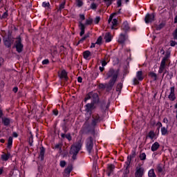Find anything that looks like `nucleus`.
<instances>
[{"instance_id":"nucleus-1","label":"nucleus","mask_w":177,"mask_h":177,"mask_svg":"<svg viewBox=\"0 0 177 177\" xmlns=\"http://www.w3.org/2000/svg\"><path fill=\"white\" fill-rule=\"evenodd\" d=\"M107 77L111 78L109 84H106V88L109 90L111 89L114 84H115V81H117V78L118 77V71H115L114 69H110L109 72L106 73Z\"/></svg>"},{"instance_id":"nucleus-2","label":"nucleus","mask_w":177,"mask_h":177,"mask_svg":"<svg viewBox=\"0 0 177 177\" xmlns=\"http://www.w3.org/2000/svg\"><path fill=\"white\" fill-rule=\"evenodd\" d=\"M81 147H82V140H78L75 143H74L71 148L70 154H72L73 160H77V154L80 153V150H81Z\"/></svg>"},{"instance_id":"nucleus-3","label":"nucleus","mask_w":177,"mask_h":177,"mask_svg":"<svg viewBox=\"0 0 177 177\" xmlns=\"http://www.w3.org/2000/svg\"><path fill=\"white\" fill-rule=\"evenodd\" d=\"M86 147L89 153H92V149H93V138L92 137L86 139Z\"/></svg>"},{"instance_id":"nucleus-4","label":"nucleus","mask_w":177,"mask_h":177,"mask_svg":"<svg viewBox=\"0 0 177 177\" xmlns=\"http://www.w3.org/2000/svg\"><path fill=\"white\" fill-rule=\"evenodd\" d=\"M15 47L17 49L18 53H21L23 52V44H21V39L18 38L15 44Z\"/></svg>"},{"instance_id":"nucleus-5","label":"nucleus","mask_w":177,"mask_h":177,"mask_svg":"<svg viewBox=\"0 0 177 177\" xmlns=\"http://www.w3.org/2000/svg\"><path fill=\"white\" fill-rule=\"evenodd\" d=\"M143 73L142 71H138L136 73V78L133 79V84L135 85H138L139 84V81H143Z\"/></svg>"},{"instance_id":"nucleus-6","label":"nucleus","mask_w":177,"mask_h":177,"mask_svg":"<svg viewBox=\"0 0 177 177\" xmlns=\"http://www.w3.org/2000/svg\"><path fill=\"white\" fill-rule=\"evenodd\" d=\"M93 106H95L94 102L91 104H87L85 106V111L86 112V115H88V117H91V114H92V110H93Z\"/></svg>"},{"instance_id":"nucleus-7","label":"nucleus","mask_w":177,"mask_h":177,"mask_svg":"<svg viewBox=\"0 0 177 177\" xmlns=\"http://www.w3.org/2000/svg\"><path fill=\"white\" fill-rule=\"evenodd\" d=\"M145 174V169L140 166L137 167L136 169L135 177H142Z\"/></svg>"},{"instance_id":"nucleus-8","label":"nucleus","mask_w":177,"mask_h":177,"mask_svg":"<svg viewBox=\"0 0 177 177\" xmlns=\"http://www.w3.org/2000/svg\"><path fill=\"white\" fill-rule=\"evenodd\" d=\"M113 16H114V14L111 15V16L109 17V19L108 20L109 23H111V29L114 30L115 27V26H117V23H118V21L117 20V19H113Z\"/></svg>"},{"instance_id":"nucleus-9","label":"nucleus","mask_w":177,"mask_h":177,"mask_svg":"<svg viewBox=\"0 0 177 177\" xmlns=\"http://www.w3.org/2000/svg\"><path fill=\"white\" fill-rule=\"evenodd\" d=\"M145 20L147 24H149V23L154 21V14H147Z\"/></svg>"},{"instance_id":"nucleus-10","label":"nucleus","mask_w":177,"mask_h":177,"mask_svg":"<svg viewBox=\"0 0 177 177\" xmlns=\"http://www.w3.org/2000/svg\"><path fill=\"white\" fill-rule=\"evenodd\" d=\"M166 62H167V57H164L160 62V66L159 71H158V73L160 74H161L164 71V70H165Z\"/></svg>"},{"instance_id":"nucleus-11","label":"nucleus","mask_w":177,"mask_h":177,"mask_svg":"<svg viewBox=\"0 0 177 177\" xmlns=\"http://www.w3.org/2000/svg\"><path fill=\"white\" fill-rule=\"evenodd\" d=\"M115 168V166L114 165H108L107 170H106V174L108 176H110L113 172H114V169Z\"/></svg>"},{"instance_id":"nucleus-12","label":"nucleus","mask_w":177,"mask_h":177,"mask_svg":"<svg viewBox=\"0 0 177 177\" xmlns=\"http://www.w3.org/2000/svg\"><path fill=\"white\" fill-rule=\"evenodd\" d=\"M169 99L174 100L175 99V87L170 88V94L169 95Z\"/></svg>"},{"instance_id":"nucleus-13","label":"nucleus","mask_w":177,"mask_h":177,"mask_svg":"<svg viewBox=\"0 0 177 177\" xmlns=\"http://www.w3.org/2000/svg\"><path fill=\"white\" fill-rule=\"evenodd\" d=\"M93 118L92 122L93 125H95L96 124H97V122H100V117L99 116V115H93Z\"/></svg>"},{"instance_id":"nucleus-14","label":"nucleus","mask_w":177,"mask_h":177,"mask_svg":"<svg viewBox=\"0 0 177 177\" xmlns=\"http://www.w3.org/2000/svg\"><path fill=\"white\" fill-rule=\"evenodd\" d=\"M125 41H127V35L121 33L118 39V42H120V44H124Z\"/></svg>"},{"instance_id":"nucleus-15","label":"nucleus","mask_w":177,"mask_h":177,"mask_svg":"<svg viewBox=\"0 0 177 177\" xmlns=\"http://www.w3.org/2000/svg\"><path fill=\"white\" fill-rule=\"evenodd\" d=\"M91 97H93V103H97L99 102V95L96 93H91Z\"/></svg>"},{"instance_id":"nucleus-16","label":"nucleus","mask_w":177,"mask_h":177,"mask_svg":"<svg viewBox=\"0 0 177 177\" xmlns=\"http://www.w3.org/2000/svg\"><path fill=\"white\" fill-rule=\"evenodd\" d=\"M79 27L81 30L80 33V37H82L84 34H85V25L82 24V22H80Z\"/></svg>"},{"instance_id":"nucleus-17","label":"nucleus","mask_w":177,"mask_h":177,"mask_svg":"<svg viewBox=\"0 0 177 177\" xmlns=\"http://www.w3.org/2000/svg\"><path fill=\"white\" fill-rule=\"evenodd\" d=\"M159 147H160V144L158 142H156L152 145L151 147V151H157Z\"/></svg>"},{"instance_id":"nucleus-18","label":"nucleus","mask_w":177,"mask_h":177,"mask_svg":"<svg viewBox=\"0 0 177 177\" xmlns=\"http://www.w3.org/2000/svg\"><path fill=\"white\" fill-rule=\"evenodd\" d=\"M3 42H4L5 46H6L7 48H10V46H12V43L10 42V39L9 37L4 38Z\"/></svg>"},{"instance_id":"nucleus-19","label":"nucleus","mask_w":177,"mask_h":177,"mask_svg":"<svg viewBox=\"0 0 177 177\" xmlns=\"http://www.w3.org/2000/svg\"><path fill=\"white\" fill-rule=\"evenodd\" d=\"M9 158H10V153L9 152L1 155V159L3 160V161H8Z\"/></svg>"},{"instance_id":"nucleus-20","label":"nucleus","mask_w":177,"mask_h":177,"mask_svg":"<svg viewBox=\"0 0 177 177\" xmlns=\"http://www.w3.org/2000/svg\"><path fill=\"white\" fill-rule=\"evenodd\" d=\"M147 138H149V139H156V133H154V131H151L149 132L148 135L147 136Z\"/></svg>"},{"instance_id":"nucleus-21","label":"nucleus","mask_w":177,"mask_h":177,"mask_svg":"<svg viewBox=\"0 0 177 177\" xmlns=\"http://www.w3.org/2000/svg\"><path fill=\"white\" fill-rule=\"evenodd\" d=\"M105 42H111V35L110 32H106L104 35Z\"/></svg>"},{"instance_id":"nucleus-22","label":"nucleus","mask_w":177,"mask_h":177,"mask_svg":"<svg viewBox=\"0 0 177 177\" xmlns=\"http://www.w3.org/2000/svg\"><path fill=\"white\" fill-rule=\"evenodd\" d=\"M122 28V30H124V31H128V30H129V24H128L127 21H124L123 23Z\"/></svg>"},{"instance_id":"nucleus-23","label":"nucleus","mask_w":177,"mask_h":177,"mask_svg":"<svg viewBox=\"0 0 177 177\" xmlns=\"http://www.w3.org/2000/svg\"><path fill=\"white\" fill-rule=\"evenodd\" d=\"M59 77L60 78H64L66 81H67V79L68 78L67 77V72H66L64 70L61 72Z\"/></svg>"},{"instance_id":"nucleus-24","label":"nucleus","mask_w":177,"mask_h":177,"mask_svg":"<svg viewBox=\"0 0 177 177\" xmlns=\"http://www.w3.org/2000/svg\"><path fill=\"white\" fill-rule=\"evenodd\" d=\"M12 145H13V138L9 137L7 146L8 149H10L12 147Z\"/></svg>"},{"instance_id":"nucleus-25","label":"nucleus","mask_w":177,"mask_h":177,"mask_svg":"<svg viewBox=\"0 0 177 177\" xmlns=\"http://www.w3.org/2000/svg\"><path fill=\"white\" fill-rule=\"evenodd\" d=\"M45 154V149L44 148L41 149V151L39 156V158H40V160L42 161V160H44V156Z\"/></svg>"},{"instance_id":"nucleus-26","label":"nucleus","mask_w":177,"mask_h":177,"mask_svg":"<svg viewBox=\"0 0 177 177\" xmlns=\"http://www.w3.org/2000/svg\"><path fill=\"white\" fill-rule=\"evenodd\" d=\"M149 75L153 80V81H156L157 80V74H156L154 72L149 73Z\"/></svg>"},{"instance_id":"nucleus-27","label":"nucleus","mask_w":177,"mask_h":177,"mask_svg":"<svg viewBox=\"0 0 177 177\" xmlns=\"http://www.w3.org/2000/svg\"><path fill=\"white\" fill-rule=\"evenodd\" d=\"M3 122L4 125L8 126L9 124H10V119L4 118H3Z\"/></svg>"},{"instance_id":"nucleus-28","label":"nucleus","mask_w":177,"mask_h":177,"mask_svg":"<svg viewBox=\"0 0 177 177\" xmlns=\"http://www.w3.org/2000/svg\"><path fill=\"white\" fill-rule=\"evenodd\" d=\"M102 1L103 2H104L106 6H110V5H111V3H113V2H114V1L115 0H102Z\"/></svg>"},{"instance_id":"nucleus-29","label":"nucleus","mask_w":177,"mask_h":177,"mask_svg":"<svg viewBox=\"0 0 177 177\" xmlns=\"http://www.w3.org/2000/svg\"><path fill=\"white\" fill-rule=\"evenodd\" d=\"M83 56H84V59H88L89 57V56H91V52L89 50H86V51L84 52Z\"/></svg>"},{"instance_id":"nucleus-30","label":"nucleus","mask_w":177,"mask_h":177,"mask_svg":"<svg viewBox=\"0 0 177 177\" xmlns=\"http://www.w3.org/2000/svg\"><path fill=\"white\" fill-rule=\"evenodd\" d=\"M71 171H73V167H71V166H68V167L65 169V174H66V175H70Z\"/></svg>"},{"instance_id":"nucleus-31","label":"nucleus","mask_w":177,"mask_h":177,"mask_svg":"<svg viewBox=\"0 0 177 177\" xmlns=\"http://www.w3.org/2000/svg\"><path fill=\"white\" fill-rule=\"evenodd\" d=\"M161 133L163 136L167 135V133H168V129H167V128L165 127H162L160 129Z\"/></svg>"},{"instance_id":"nucleus-32","label":"nucleus","mask_w":177,"mask_h":177,"mask_svg":"<svg viewBox=\"0 0 177 177\" xmlns=\"http://www.w3.org/2000/svg\"><path fill=\"white\" fill-rule=\"evenodd\" d=\"M149 177H156V173H154V169H150L148 173Z\"/></svg>"},{"instance_id":"nucleus-33","label":"nucleus","mask_w":177,"mask_h":177,"mask_svg":"<svg viewBox=\"0 0 177 177\" xmlns=\"http://www.w3.org/2000/svg\"><path fill=\"white\" fill-rule=\"evenodd\" d=\"M92 23H93V19H92L91 18H88V19L86 20L85 26H89Z\"/></svg>"},{"instance_id":"nucleus-34","label":"nucleus","mask_w":177,"mask_h":177,"mask_svg":"<svg viewBox=\"0 0 177 177\" xmlns=\"http://www.w3.org/2000/svg\"><path fill=\"white\" fill-rule=\"evenodd\" d=\"M121 89H122V83H119L116 86V91L117 92H120Z\"/></svg>"},{"instance_id":"nucleus-35","label":"nucleus","mask_w":177,"mask_h":177,"mask_svg":"<svg viewBox=\"0 0 177 177\" xmlns=\"http://www.w3.org/2000/svg\"><path fill=\"white\" fill-rule=\"evenodd\" d=\"M140 160H141V161H145V160H146V153H142L140 154Z\"/></svg>"},{"instance_id":"nucleus-36","label":"nucleus","mask_w":177,"mask_h":177,"mask_svg":"<svg viewBox=\"0 0 177 177\" xmlns=\"http://www.w3.org/2000/svg\"><path fill=\"white\" fill-rule=\"evenodd\" d=\"M163 168H164V166L162 165H157V171H158V172H162Z\"/></svg>"},{"instance_id":"nucleus-37","label":"nucleus","mask_w":177,"mask_h":177,"mask_svg":"<svg viewBox=\"0 0 177 177\" xmlns=\"http://www.w3.org/2000/svg\"><path fill=\"white\" fill-rule=\"evenodd\" d=\"M89 37V35H85L83 37H82V39L79 41V44H82L84 42V41H85V39H86V38H88Z\"/></svg>"},{"instance_id":"nucleus-38","label":"nucleus","mask_w":177,"mask_h":177,"mask_svg":"<svg viewBox=\"0 0 177 177\" xmlns=\"http://www.w3.org/2000/svg\"><path fill=\"white\" fill-rule=\"evenodd\" d=\"M42 6L44 8H49V6H50V3H49V2L44 1L42 3Z\"/></svg>"},{"instance_id":"nucleus-39","label":"nucleus","mask_w":177,"mask_h":177,"mask_svg":"<svg viewBox=\"0 0 177 177\" xmlns=\"http://www.w3.org/2000/svg\"><path fill=\"white\" fill-rule=\"evenodd\" d=\"M76 2H77V6L79 8H81V6H82V5H84V3H82V1H81V0H76Z\"/></svg>"},{"instance_id":"nucleus-40","label":"nucleus","mask_w":177,"mask_h":177,"mask_svg":"<svg viewBox=\"0 0 177 177\" xmlns=\"http://www.w3.org/2000/svg\"><path fill=\"white\" fill-rule=\"evenodd\" d=\"M65 5H66V1L62 2V3L59 5V10H62V9H64Z\"/></svg>"},{"instance_id":"nucleus-41","label":"nucleus","mask_w":177,"mask_h":177,"mask_svg":"<svg viewBox=\"0 0 177 177\" xmlns=\"http://www.w3.org/2000/svg\"><path fill=\"white\" fill-rule=\"evenodd\" d=\"M92 97V93H89L86 97H85L84 102H86V100H89Z\"/></svg>"},{"instance_id":"nucleus-42","label":"nucleus","mask_w":177,"mask_h":177,"mask_svg":"<svg viewBox=\"0 0 177 177\" xmlns=\"http://www.w3.org/2000/svg\"><path fill=\"white\" fill-rule=\"evenodd\" d=\"M8 16H9V15L8 14V11H6L5 12H3V14L1 16V19H6L8 17Z\"/></svg>"},{"instance_id":"nucleus-43","label":"nucleus","mask_w":177,"mask_h":177,"mask_svg":"<svg viewBox=\"0 0 177 177\" xmlns=\"http://www.w3.org/2000/svg\"><path fill=\"white\" fill-rule=\"evenodd\" d=\"M100 21V17H96L94 19V23L97 24Z\"/></svg>"},{"instance_id":"nucleus-44","label":"nucleus","mask_w":177,"mask_h":177,"mask_svg":"<svg viewBox=\"0 0 177 177\" xmlns=\"http://www.w3.org/2000/svg\"><path fill=\"white\" fill-rule=\"evenodd\" d=\"M97 45H100L102 44V37H99L97 41L95 42Z\"/></svg>"},{"instance_id":"nucleus-45","label":"nucleus","mask_w":177,"mask_h":177,"mask_svg":"<svg viewBox=\"0 0 177 177\" xmlns=\"http://www.w3.org/2000/svg\"><path fill=\"white\" fill-rule=\"evenodd\" d=\"M60 167H62V168H64V167H66V161L64 160H62L59 163Z\"/></svg>"},{"instance_id":"nucleus-46","label":"nucleus","mask_w":177,"mask_h":177,"mask_svg":"<svg viewBox=\"0 0 177 177\" xmlns=\"http://www.w3.org/2000/svg\"><path fill=\"white\" fill-rule=\"evenodd\" d=\"M91 8L92 9H96V8H97V5H96V3H91Z\"/></svg>"},{"instance_id":"nucleus-47","label":"nucleus","mask_w":177,"mask_h":177,"mask_svg":"<svg viewBox=\"0 0 177 177\" xmlns=\"http://www.w3.org/2000/svg\"><path fill=\"white\" fill-rule=\"evenodd\" d=\"M65 138H66V139H68V140H71V135H70V134H66V136H65Z\"/></svg>"},{"instance_id":"nucleus-48","label":"nucleus","mask_w":177,"mask_h":177,"mask_svg":"<svg viewBox=\"0 0 177 177\" xmlns=\"http://www.w3.org/2000/svg\"><path fill=\"white\" fill-rule=\"evenodd\" d=\"M49 64V59H44L42 61V64Z\"/></svg>"},{"instance_id":"nucleus-49","label":"nucleus","mask_w":177,"mask_h":177,"mask_svg":"<svg viewBox=\"0 0 177 177\" xmlns=\"http://www.w3.org/2000/svg\"><path fill=\"white\" fill-rule=\"evenodd\" d=\"M173 37H174V39H177V32L175 30L173 33Z\"/></svg>"},{"instance_id":"nucleus-50","label":"nucleus","mask_w":177,"mask_h":177,"mask_svg":"<svg viewBox=\"0 0 177 177\" xmlns=\"http://www.w3.org/2000/svg\"><path fill=\"white\" fill-rule=\"evenodd\" d=\"M156 125L158 127V129H160V128H161V127H162V124H161V122H158Z\"/></svg>"},{"instance_id":"nucleus-51","label":"nucleus","mask_w":177,"mask_h":177,"mask_svg":"<svg viewBox=\"0 0 177 177\" xmlns=\"http://www.w3.org/2000/svg\"><path fill=\"white\" fill-rule=\"evenodd\" d=\"M170 45H171V46H175V45H176V43L174 41H170Z\"/></svg>"},{"instance_id":"nucleus-52","label":"nucleus","mask_w":177,"mask_h":177,"mask_svg":"<svg viewBox=\"0 0 177 177\" xmlns=\"http://www.w3.org/2000/svg\"><path fill=\"white\" fill-rule=\"evenodd\" d=\"M80 19H81L82 20H85V15H80Z\"/></svg>"},{"instance_id":"nucleus-53","label":"nucleus","mask_w":177,"mask_h":177,"mask_svg":"<svg viewBox=\"0 0 177 177\" xmlns=\"http://www.w3.org/2000/svg\"><path fill=\"white\" fill-rule=\"evenodd\" d=\"M107 64V62H106V61H102V67H104V66H106Z\"/></svg>"},{"instance_id":"nucleus-54","label":"nucleus","mask_w":177,"mask_h":177,"mask_svg":"<svg viewBox=\"0 0 177 177\" xmlns=\"http://www.w3.org/2000/svg\"><path fill=\"white\" fill-rule=\"evenodd\" d=\"M163 122H165V124H168V119L167 118H165L163 119Z\"/></svg>"},{"instance_id":"nucleus-55","label":"nucleus","mask_w":177,"mask_h":177,"mask_svg":"<svg viewBox=\"0 0 177 177\" xmlns=\"http://www.w3.org/2000/svg\"><path fill=\"white\" fill-rule=\"evenodd\" d=\"M18 89L19 88H17V87H14L12 91H13V92H15V93H16L17 92Z\"/></svg>"},{"instance_id":"nucleus-56","label":"nucleus","mask_w":177,"mask_h":177,"mask_svg":"<svg viewBox=\"0 0 177 177\" xmlns=\"http://www.w3.org/2000/svg\"><path fill=\"white\" fill-rule=\"evenodd\" d=\"M118 6V8H120V6H121V0H118L117 2Z\"/></svg>"},{"instance_id":"nucleus-57","label":"nucleus","mask_w":177,"mask_h":177,"mask_svg":"<svg viewBox=\"0 0 177 177\" xmlns=\"http://www.w3.org/2000/svg\"><path fill=\"white\" fill-rule=\"evenodd\" d=\"M12 136H14V138H17V136H19V135H17V133L14 132V133H12Z\"/></svg>"},{"instance_id":"nucleus-58","label":"nucleus","mask_w":177,"mask_h":177,"mask_svg":"<svg viewBox=\"0 0 177 177\" xmlns=\"http://www.w3.org/2000/svg\"><path fill=\"white\" fill-rule=\"evenodd\" d=\"M77 81L78 82H82V77H77Z\"/></svg>"},{"instance_id":"nucleus-59","label":"nucleus","mask_w":177,"mask_h":177,"mask_svg":"<svg viewBox=\"0 0 177 177\" xmlns=\"http://www.w3.org/2000/svg\"><path fill=\"white\" fill-rule=\"evenodd\" d=\"M53 114H54L55 115H57V114H59V111H56V110H54V111H53Z\"/></svg>"},{"instance_id":"nucleus-60","label":"nucleus","mask_w":177,"mask_h":177,"mask_svg":"<svg viewBox=\"0 0 177 177\" xmlns=\"http://www.w3.org/2000/svg\"><path fill=\"white\" fill-rule=\"evenodd\" d=\"M55 147V149H60V144H57Z\"/></svg>"},{"instance_id":"nucleus-61","label":"nucleus","mask_w":177,"mask_h":177,"mask_svg":"<svg viewBox=\"0 0 177 177\" xmlns=\"http://www.w3.org/2000/svg\"><path fill=\"white\" fill-rule=\"evenodd\" d=\"M95 45H96V44L92 43L91 48H95Z\"/></svg>"},{"instance_id":"nucleus-62","label":"nucleus","mask_w":177,"mask_h":177,"mask_svg":"<svg viewBox=\"0 0 177 177\" xmlns=\"http://www.w3.org/2000/svg\"><path fill=\"white\" fill-rule=\"evenodd\" d=\"M100 71H103L104 70V66H100Z\"/></svg>"},{"instance_id":"nucleus-63","label":"nucleus","mask_w":177,"mask_h":177,"mask_svg":"<svg viewBox=\"0 0 177 177\" xmlns=\"http://www.w3.org/2000/svg\"><path fill=\"white\" fill-rule=\"evenodd\" d=\"M62 138H63L64 139V138H66V135L64 133H62L61 134Z\"/></svg>"},{"instance_id":"nucleus-64","label":"nucleus","mask_w":177,"mask_h":177,"mask_svg":"<svg viewBox=\"0 0 177 177\" xmlns=\"http://www.w3.org/2000/svg\"><path fill=\"white\" fill-rule=\"evenodd\" d=\"M3 115V112L1 110H0V118L2 117V115Z\"/></svg>"}]
</instances>
